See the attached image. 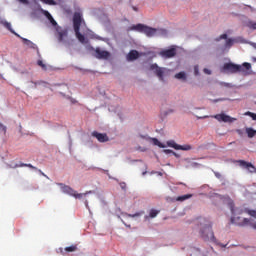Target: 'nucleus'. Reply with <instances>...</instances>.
Segmentation results:
<instances>
[{"instance_id": "obj_10", "label": "nucleus", "mask_w": 256, "mask_h": 256, "mask_svg": "<svg viewBox=\"0 0 256 256\" xmlns=\"http://www.w3.org/2000/svg\"><path fill=\"white\" fill-rule=\"evenodd\" d=\"M237 164H239V167H241L242 169L248 170L249 173H256V167L250 162H246L244 160H237Z\"/></svg>"}, {"instance_id": "obj_26", "label": "nucleus", "mask_w": 256, "mask_h": 256, "mask_svg": "<svg viewBox=\"0 0 256 256\" xmlns=\"http://www.w3.org/2000/svg\"><path fill=\"white\" fill-rule=\"evenodd\" d=\"M151 141L153 142V145L163 148L162 143H160L157 138H152Z\"/></svg>"}, {"instance_id": "obj_20", "label": "nucleus", "mask_w": 256, "mask_h": 256, "mask_svg": "<svg viewBox=\"0 0 256 256\" xmlns=\"http://www.w3.org/2000/svg\"><path fill=\"white\" fill-rule=\"evenodd\" d=\"M1 24L4 26V28L8 29V31H10L11 33L15 34L13 29H11V24L9 22L1 21Z\"/></svg>"}, {"instance_id": "obj_32", "label": "nucleus", "mask_w": 256, "mask_h": 256, "mask_svg": "<svg viewBox=\"0 0 256 256\" xmlns=\"http://www.w3.org/2000/svg\"><path fill=\"white\" fill-rule=\"evenodd\" d=\"M0 133H3V134L6 133V127L3 124H0Z\"/></svg>"}, {"instance_id": "obj_12", "label": "nucleus", "mask_w": 256, "mask_h": 256, "mask_svg": "<svg viewBox=\"0 0 256 256\" xmlns=\"http://www.w3.org/2000/svg\"><path fill=\"white\" fill-rule=\"evenodd\" d=\"M94 52L96 53V59L99 60H108L109 59V52L106 50H101V48H96V50H94Z\"/></svg>"}, {"instance_id": "obj_39", "label": "nucleus", "mask_w": 256, "mask_h": 256, "mask_svg": "<svg viewBox=\"0 0 256 256\" xmlns=\"http://www.w3.org/2000/svg\"><path fill=\"white\" fill-rule=\"evenodd\" d=\"M164 152H165L166 154H170V153L174 154V153H175V152H173L172 150H164Z\"/></svg>"}, {"instance_id": "obj_43", "label": "nucleus", "mask_w": 256, "mask_h": 256, "mask_svg": "<svg viewBox=\"0 0 256 256\" xmlns=\"http://www.w3.org/2000/svg\"><path fill=\"white\" fill-rule=\"evenodd\" d=\"M173 154V156H175V157H179V155L177 154V153H172Z\"/></svg>"}, {"instance_id": "obj_16", "label": "nucleus", "mask_w": 256, "mask_h": 256, "mask_svg": "<svg viewBox=\"0 0 256 256\" xmlns=\"http://www.w3.org/2000/svg\"><path fill=\"white\" fill-rule=\"evenodd\" d=\"M44 15H45V17H47L48 21H50V24H52V26L57 27V22L52 17V15L49 13V11H45Z\"/></svg>"}, {"instance_id": "obj_18", "label": "nucleus", "mask_w": 256, "mask_h": 256, "mask_svg": "<svg viewBox=\"0 0 256 256\" xmlns=\"http://www.w3.org/2000/svg\"><path fill=\"white\" fill-rule=\"evenodd\" d=\"M190 198H192V194H185V195H182V196H178L176 201L184 202V201H186L187 199H190Z\"/></svg>"}, {"instance_id": "obj_17", "label": "nucleus", "mask_w": 256, "mask_h": 256, "mask_svg": "<svg viewBox=\"0 0 256 256\" xmlns=\"http://www.w3.org/2000/svg\"><path fill=\"white\" fill-rule=\"evenodd\" d=\"M246 134H248L249 139H252L256 136V130H254L253 128H246Z\"/></svg>"}, {"instance_id": "obj_8", "label": "nucleus", "mask_w": 256, "mask_h": 256, "mask_svg": "<svg viewBox=\"0 0 256 256\" xmlns=\"http://www.w3.org/2000/svg\"><path fill=\"white\" fill-rule=\"evenodd\" d=\"M167 144H168V147H172L175 150H182L185 152L192 150V146L189 144L179 145V144L175 143V141H168Z\"/></svg>"}, {"instance_id": "obj_1", "label": "nucleus", "mask_w": 256, "mask_h": 256, "mask_svg": "<svg viewBox=\"0 0 256 256\" xmlns=\"http://www.w3.org/2000/svg\"><path fill=\"white\" fill-rule=\"evenodd\" d=\"M199 235L204 240H214L211 221L206 218H199Z\"/></svg>"}, {"instance_id": "obj_40", "label": "nucleus", "mask_w": 256, "mask_h": 256, "mask_svg": "<svg viewBox=\"0 0 256 256\" xmlns=\"http://www.w3.org/2000/svg\"><path fill=\"white\" fill-rule=\"evenodd\" d=\"M131 9H133L134 12H138V8L135 6H132Z\"/></svg>"}, {"instance_id": "obj_2", "label": "nucleus", "mask_w": 256, "mask_h": 256, "mask_svg": "<svg viewBox=\"0 0 256 256\" xmlns=\"http://www.w3.org/2000/svg\"><path fill=\"white\" fill-rule=\"evenodd\" d=\"M222 70L231 74L242 73V75H248V71L251 70V64L242 63V65H238L233 63H226L222 67Z\"/></svg>"}, {"instance_id": "obj_15", "label": "nucleus", "mask_w": 256, "mask_h": 256, "mask_svg": "<svg viewBox=\"0 0 256 256\" xmlns=\"http://www.w3.org/2000/svg\"><path fill=\"white\" fill-rule=\"evenodd\" d=\"M76 251H77V245H71L69 247H65L64 250H62V248H60V253H62V255H64L65 252L72 253V252H76Z\"/></svg>"}, {"instance_id": "obj_4", "label": "nucleus", "mask_w": 256, "mask_h": 256, "mask_svg": "<svg viewBox=\"0 0 256 256\" xmlns=\"http://www.w3.org/2000/svg\"><path fill=\"white\" fill-rule=\"evenodd\" d=\"M130 31H138L146 35V37H153L157 33V29L151 28L149 26L143 24L133 25L128 28V32Z\"/></svg>"}, {"instance_id": "obj_9", "label": "nucleus", "mask_w": 256, "mask_h": 256, "mask_svg": "<svg viewBox=\"0 0 256 256\" xmlns=\"http://www.w3.org/2000/svg\"><path fill=\"white\" fill-rule=\"evenodd\" d=\"M176 55H177V49L175 47L160 51V56H162L163 59H172Z\"/></svg>"}, {"instance_id": "obj_5", "label": "nucleus", "mask_w": 256, "mask_h": 256, "mask_svg": "<svg viewBox=\"0 0 256 256\" xmlns=\"http://www.w3.org/2000/svg\"><path fill=\"white\" fill-rule=\"evenodd\" d=\"M58 186H60V189L64 194L69 195L70 197H74L75 199H81L82 197H85L87 194H92V191H88L84 194H78L76 190L71 188L70 186L64 185L63 183H58Z\"/></svg>"}, {"instance_id": "obj_35", "label": "nucleus", "mask_w": 256, "mask_h": 256, "mask_svg": "<svg viewBox=\"0 0 256 256\" xmlns=\"http://www.w3.org/2000/svg\"><path fill=\"white\" fill-rule=\"evenodd\" d=\"M236 133H237L239 136H243V130L237 129V130H236Z\"/></svg>"}, {"instance_id": "obj_24", "label": "nucleus", "mask_w": 256, "mask_h": 256, "mask_svg": "<svg viewBox=\"0 0 256 256\" xmlns=\"http://www.w3.org/2000/svg\"><path fill=\"white\" fill-rule=\"evenodd\" d=\"M23 43L26 44V46L30 47V48H33L35 46V44H33L32 41L30 40H27L26 38H23Z\"/></svg>"}, {"instance_id": "obj_11", "label": "nucleus", "mask_w": 256, "mask_h": 256, "mask_svg": "<svg viewBox=\"0 0 256 256\" xmlns=\"http://www.w3.org/2000/svg\"><path fill=\"white\" fill-rule=\"evenodd\" d=\"M214 118L222 123H233L234 121H236V118H233L226 114H217L214 116Z\"/></svg>"}, {"instance_id": "obj_33", "label": "nucleus", "mask_w": 256, "mask_h": 256, "mask_svg": "<svg viewBox=\"0 0 256 256\" xmlns=\"http://www.w3.org/2000/svg\"><path fill=\"white\" fill-rule=\"evenodd\" d=\"M205 75H211V70L204 68Z\"/></svg>"}, {"instance_id": "obj_37", "label": "nucleus", "mask_w": 256, "mask_h": 256, "mask_svg": "<svg viewBox=\"0 0 256 256\" xmlns=\"http://www.w3.org/2000/svg\"><path fill=\"white\" fill-rule=\"evenodd\" d=\"M37 171H38V173H40V175H42L43 177H47V175L44 174V173L42 172V170L37 169Z\"/></svg>"}, {"instance_id": "obj_21", "label": "nucleus", "mask_w": 256, "mask_h": 256, "mask_svg": "<svg viewBox=\"0 0 256 256\" xmlns=\"http://www.w3.org/2000/svg\"><path fill=\"white\" fill-rule=\"evenodd\" d=\"M175 79L185 81L187 79V77L185 76L184 72H180V73L175 74Z\"/></svg>"}, {"instance_id": "obj_36", "label": "nucleus", "mask_w": 256, "mask_h": 256, "mask_svg": "<svg viewBox=\"0 0 256 256\" xmlns=\"http://www.w3.org/2000/svg\"><path fill=\"white\" fill-rule=\"evenodd\" d=\"M119 186L121 187V189L125 190V188H126V183L123 182V183L119 184Z\"/></svg>"}, {"instance_id": "obj_38", "label": "nucleus", "mask_w": 256, "mask_h": 256, "mask_svg": "<svg viewBox=\"0 0 256 256\" xmlns=\"http://www.w3.org/2000/svg\"><path fill=\"white\" fill-rule=\"evenodd\" d=\"M223 86L227 87V88H230L231 87V84L229 83H222Z\"/></svg>"}, {"instance_id": "obj_41", "label": "nucleus", "mask_w": 256, "mask_h": 256, "mask_svg": "<svg viewBox=\"0 0 256 256\" xmlns=\"http://www.w3.org/2000/svg\"><path fill=\"white\" fill-rule=\"evenodd\" d=\"M20 2L23 3V4H28L27 0H20Z\"/></svg>"}, {"instance_id": "obj_27", "label": "nucleus", "mask_w": 256, "mask_h": 256, "mask_svg": "<svg viewBox=\"0 0 256 256\" xmlns=\"http://www.w3.org/2000/svg\"><path fill=\"white\" fill-rule=\"evenodd\" d=\"M145 214V212L141 211L136 214H129L128 216L131 218L140 217L141 215Z\"/></svg>"}, {"instance_id": "obj_19", "label": "nucleus", "mask_w": 256, "mask_h": 256, "mask_svg": "<svg viewBox=\"0 0 256 256\" xmlns=\"http://www.w3.org/2000/svg\"><path fill=\"white\" fill-rule=\"evenodd\" d=\"M159 211L155 210V209H151L150 210V215L149 216H145V219L147 220L148 218L154 219L157 217Z\"/></svg>"}, {"instance_id": "obj_7", "label": "nucleus", "mask_w": 256, "mask_h": 256, "mask_svg": "<svg viewBox=\"0 0 256 256\" xmlns=\"http://www.w3.org/2000/svg\"><path fill=\"white\" fill-rule=\"evenodd\" d=\"M56 31H57L58 42L67 44V41L65 40V39H67V36H68L67 29H63V28L57 26Z\"/></svg>"}, {"instance_id": "obj_23", "label": "nucleus", "mask_w": 256, "mask_h": 256, "mask_svg": "<svg viewBox=\"0 0 256 256\" xmlns=\"http://www.w3.org/2000/svg\"><path fill=\"white\" fill-rule=\"evenodd\" d=\"M40 2H42L45 5H51V6H55L57 3H55L54 0H40Z\"/></svg>"}, {"instance_id": "obj_6", "label": "nucleus", "mask_w": 256, "mask_h": 256, "mask_svg": "<svg viewBox=\"0 0 256 256\" xmlns=\"http://www.w3.org/2000/svg\"><path fill=\"white\" fill-rule=\"evenodd\" d=\"M150 70L155 73L156 77H158L160 81H163V75L167 72V68L158 67L157 64H151Z\"/></svg>"}, {"instance_id": "obj_28", "label": "nucleus", "mask_w": 256, "mask_h": 256, "mask_svg": "<svg viewBox=\"0 0 256 256\" xmlns=\"http://www.w3.org/2000/svg\"><path fill=\"white\" fill-rule=\"evenodd\" d=\"M248 27L249 29L256 30V22H253V21L249 22Z\"/></svg>"}, {"instance_id": "obj_14", "label": "nucleus", "mask_w": 256, "mask_h": 256, "mask_svg": "<svg viewBox=\"0 0 256 256\" xmlns=\"http://www.w3.org/2000/svg\"><path fill=\"white\" fill-rule=\"evenodd\" d=\"M139 57H140V54L138 53L137 50H131L128 53L127 59H128V61H135Z\"/></svg>"}, {"instance_id": "obj_31", "label": "nucleus", "mask_w": 256, "mask_h": 256, "mask_svg": "<svg viewBox=\"0 0 256 256\" xmlns=\"http://www.w3.org/2000/svg\"><path fill=\"white\" fill-rule=\"evenodd\" d=\"M194 75L195 76H199L200 75V73H199V66L198 65L194 66Z\"/></svg>"}, {"instance_id": "obj_42", "label": "nucleus", "mask_w": 256, "mask_h": 256, "mask_svg": "<svg viewBox=\"0 0 256 256\" xmlns=\"http://www.w3.org/2000/svg\"><path fill=\"white\" fill-rule=\"evenodd\" d=\"M219 101H224V99H217V100H214V103H217Z\"/></svg>"}, {"instance_id": "obj_29", "label": "nucleus", "mask_w": 256, "mask_h": 256, "mask_svg": "<svg viewBox=\"0 0 256 256\" xmlns=\"http://www.w3.org/2000/svg\"><path fill=\"white\" fill-rule=\"evenodd\" d=\"M226 47L227 48L233 47V40L232 39H227L226 40Z\"/></svg>"}, {"instance_id": "obj_3", "label": "nucleus", "mask_w": 256, "mask_h": 256, "mask_svg": "<svg viewBox=\"0 0 256 256\" xmlns=\"http://www.w3.org/2000/svg\"><path fill=\"white\" fill-rule=\"evenodd\" d=\"M73 24L75 37H77V40H79L80 44H87L86 37L80 32L82 24V14L80 12L74 13Z\"/></svg>"}, {"instance_id": "obj_30", "label": "nucleus", "mask_w": 256, "mask_h": 256, "mask_svg": "<svg viewBox=\"0 0 256 256\" xmlns=\"http://www.w3.org/2000/svg\"><path fill=\"white\" fill-rule=\"evenodd\" d=\"M227 40V34H222L219 36V38L216 39L217 42Z\"/></svg>"}, {"instance_id": "obj_25", "label": "nucleus", "mask_w": 256, "mask_h": 256, "mask_svg": "<svg viewBox=\"0 0 256 256\" xmlns=\"http://www.w3.org/2000/svg\"><path fill=\"white\" fill-rule=\"evenodd\" d=\"M37 65L41 67L43 71H47V66L43 64L42 60H38Z\"/></svg>"}, {"instance_id": "obj_22", "label": "nucleus", "mask_w": 256, "mask_h": 256, "mask_svg": "<svg viewBox=\"0 0 256 256\" xmlns=\"http://www.w3.org/2000/svg\"><path fill=\"white\" fill-rule=\"evenodd\" d=\"M16 167H28L30 169L37 171V167L33 166L32 164L21 163L20 165H16Z\"/></svg>"}, {"instance_id": "obj_34", "label": "nucleus", "mask_w": 256, "mask_h": 256, "mask_svg": "<svg viewBox=\"0 0 256 256\" xmlns=\"http://www.w3.org/2000/svg\"><path fill=\"white\" fill-rule=\"evenodd\" d=\"M214 175L216 176L217 179H221V173H219V172H214Z\"/></svg>"}, {"instance_id": "obj_13", "label": "nucleus", "mask_w": 256, "mask_h": 256, "mask_svg": "<svg viewBox=\"0 0 256 256\" xmlns=\"http://www.w3.org/2000/svg\"><path fill=\"white\" fill-rule=\"evenodd\" d=\"M92 137L96 138L99 143H106L109 141V137L107 134H102L97 131L92 132Z\"/></svg>"}]
</instances>
